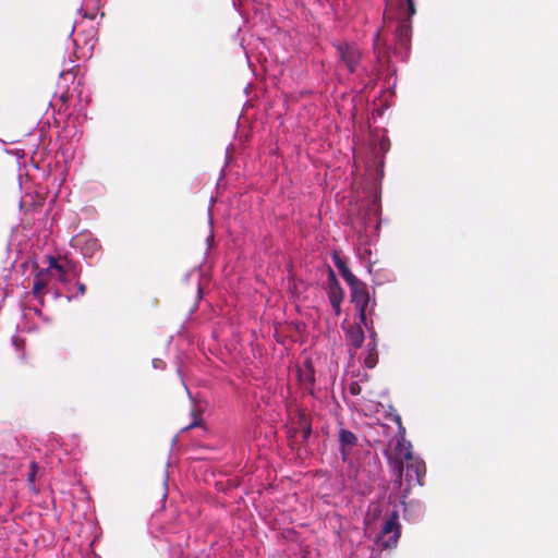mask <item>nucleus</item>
Returning a JSON list of instances; mask_svg holds the SVG:
<instances>
[{
  "label": "nucleus",
  "mask_w": 558,
  "mask_h": 558,
  "mask_svg": "<svg viewBox=\"0 0 558 558\" xmlns=\"http://www.w3.org/2000/svg\"><path fill=\"white\" fill-rule=\"evenodd\" d=\"M177 373H178L179 377L181 378V383H182V385H183V387H184V389H185V391H186V393H187L189 398H190V399H192L191 390H190V388L187 387V385H186V383H185V380H184V377H183V374H182L181 367H178Z\"/></svg>",
  "instance_id": "29"
},
{
  "label": "nucleus",
  "mask_w": 558,
  "mask_h": 558,
  "mask_svg": "<svg viewBox=\"0 0 558 558\" xmlns=\"http://www.w3.org/2000/svg\"><path fill=\"white\" fill-rule=\"evenodd\" d=\"M232 4H233L234 8H236V0H233Z\"/></svg>",
  "instance_id": "38"
},
{
  "label": "nucleus",
  "mask_w": 558,
  "mask_h": 558,
  "mask_svg": "<svg viewBox=\"0 0 558 558\" xmlns=\"http://www.w3.org/2000/svg\"><path fill=\"white\" fill-rule=\"evenodd\" d=\"M375 304H376V302H375V300H374V301H373V304H372V306H371V308H369V313H372V312L374 311V306H375Z\"/></svg>",
  "instance_id": "37"
},
{
  "label": "nucleus",
  "mask_w": 558,
  "mask_h": 558,
  "mask_svg": "<svg viewBox=\"0 0 558 558\" xmlns=\"http://www.w3.org/2000/svg\"><path fill=\"white\" fill-rule=\"evenodd\" d=\"M73 276H74V278H76V277H77V272H76V270H73Z\"/></svg>",
  "instance_id": "39"
},
{
  "label": "nucleus",
  "mask_w": 558,
  "mask_h": 558,
  "mask_svg": "<svg viewBox=\"0 0 558 558\" xmlns=\"http://www.w3.org/2000/svg\"><path fill=\"white\" fill-rule=\"evenodd\" d=\"M397 424H398V434H401V433H404L405 429L404 427L402 426V423H401V417L399 414H396L395 415V420H393Z\"/></svg>",
  "instance_id": "33"
},
{
  "label": "nucleus",
  "mask_w": 558,
  "mask_h": 558,
  "mask_svg": "<svg viewBox=\"0 0 558 558\" xmlns=\"http://www.w3.org/2000/svg\"><path fill=\"white\" fill-rule=\"evenodd\" d=\"M401 535V525L399 523V513L393 510L381 527L379 535L376 537V545L381 549H392L398 545Z\"/></svg>",
  "instance_id": "6"
},
{
  "label": "nucleus",
  "mask_w": 558,
  "mask_h": 558,
  "mask_svg": "<svg viewBox=\"0 0 558 558\" xmlns=\"http://www.w3.org/2000/svg\"><path fill=\"white\" fill-rule=\"evenodd\" d=\"M48 258L49 266L47 267V270H56L58 272V279L64 284V288L68 292L65 299L71 302L83 296L86 292V286L78 280L73 282L71 279H69L66 277L64 267L60 265L53 256L49 255Z\"/></svg>",
  "instance_id": "7"
},
{
  "label": "nucleus",
  "mask_w": 558,
  "mask_h": 558,
  "mask_svg": "<svg viewBox=\"0 0 558 558\" xmlns=\"http://www.w3.org/2000/svg\"><path fill=\"white\" fill-rule=\"evenodd\" d=\"M53 270L48 271L47 269L38 270L33 282V294L35 298L41 296V291L48 286L47 277L51 275Z\"/></svg>",
  "instance_id": "18"
},
{
  "label": "nucleus",
  "mask_w": 558,
  "mask_h": 558,
  "mask_svg": "<svg viewBox=\"0 0 558 558\" xmlns=\"http://www.w3.org/2000/svg\"><path fill=\"white\" fill-rule=\"evenodd\" d=\"M374 49H378L380 44V32L377 31L373 36Z\"/></svg>",
  "instance_id": "35"
},
{
  "label": "nucleus",
  "mask_w": 558,
  "mask_h": 558,
  "mask_svg": "<svg viewBox=\"0 0 558 558\" xmlns=\"http://www.w3.org/2000/svg\"><path fill=\"white\" fill-rule=\"evenodd\" d=\"M369 341L366 344L365 352L363 353V362L365 367L372 369L378 363V352H377V333L376 331H372L368 335Z\"/></svg>",
  "instance_id": "12"
},
{
  "label": "nucleus",
  "mask_w": 558,
  "mask_h": 558,
  "mask_svg": "<svg viewBox=\"0 0 558 558\" xmlns=\"http://www.w3.org/2000/svg\"><path fill=\"white\" fill-rule=\"evenodd\" d=\"M392 471L397 476V482L399 486L403 485V481L405 487L403 488L402 497L405 499L410 494L413 486H423L424 485V476L426 474V464L425 461L420 457L407 460H395L392 463Z\"/></svg>",
  "instance_id": "4"
},
{
  "label": "nucleus",
  "mask_w": 558,
  "mask_h": 558,
  "mask_svg": "<svg viewBox=\"0 0 558 558\" xmlns=\"http://www.w3.org/2000/svg\"><path fill=\"white\" fill-rule=\"evenodd\" d=\"M169 465H170V458L167 461V468L165 470V475H163V486H165L163 498H166L167 494H168L167 492H168V481H169V471H168Z\"/></svg>",
  "instance_id": "27"
},
{
  "label": "nucleus",
  "mask_w": 558,
  "mask_h": 558,
  "mask_svg": "<svg viewBox=\"0 0 558 558\" xmlns=\"http://www.w3.org/2000/svg\"><path fill=\"white\" fill-rule=\"evenodd\" d=\"M61 463V458L59 456L50 457L47 461V464L53 469L57 468Z\"/></svg>",
  "instance_id": "30"
},
{
  "label": "nucleus",
  "mask_w": 558,
  "mask_h": 558,
  "mask_svg": "<svg viewBox=\"0 0 558 558\" xmlns=\"http://www.w3.org/2000/svg\"><path fill=\"white\" fill-rule=\"evenodd\" d=\"M76 242L81 247L83 258L90 265V260L101 250V244L99 240L95 238L92 233L84 232L76 239Z\"/></svg>",
  "instance_id": "8"
},
{
  "label": "nucleus",
  "mask_w": 558,
  "mask_h": 558,
  "mask_svg": "<svg viewBox=\"0 0 558 558\" xmlns=\"http://www.w3.org/2000/svg\"><path fill=\"white\" fill-rule=\"evenodd\" d=\"M12 344L16 348V350H20L24 345V339H22L19 336H13L11 338Z\"/></svg>",
  "instance_id": "31"
},
{
  "label": "nucleus",
  "mask_w": 558,
  "mask_h": 558,
  "mask_svg": "<svg viewBox=\"0 0 558 558\" xmlns=\"http://www.w3.org/2000/svg\"><path fill=\"white\" fill-rule=\"evenodd\" d=\"M202 298H203V289H202V286H201V281H198L197 282L196 301H195V303L193 304V306L189 311L187 319H191L193 314L197 311L198 302L202 300Z\"/></svg>",
  "instance_id": "22"
},
{
  "label": "nucleus",
  "mask_w": 558,
  "mask_h": 558,
  "mask_svg": "<svg viewBox=\"0 0 558 558\" xmlns=\"http://www.w3.org/2000/svg\"><path fill=\"white\" fill-rule=\"evenodd\" d=\"M207 216H208V225H209V234L206 238V245H207V252H208L214 246V243H215L214 217H213V209L210 206L207 209Z\"/></svg>",
  "instance_id": "21"
},
{
  "label": "nucleus",
  "mask_w": 558,
  "mask_h": 558,
  "mask_svg": "<svg viewBox=\"0 0 558 558\" xmlns=\"http://www.w3.org/2000/svg\"><path fill=\"white\" fill-rule=\"evenodd\" d=\"M74 33V27L72 28L69 39H72V35ZM76 49H77V43L76 40H71L69 45L66 46V53H68V63L71 66H66V60H64L63 65L64 69L60 72V76L64 75L65 73L72 74V71L74 70L75 60L80 59V57H76Z\"/></svg>",
  "instance_id": "17"
},
{
  "label": "nucleus",
  "mask_w": 558,
  "mask_h": 558,
  "mask_svg": "<svg viewBox=\"0 0 558 558\" xmlns=\"http://www.w3.org/2000/svg\"><path fill=\"white\" fill-rule=\"evenodd\" d=\"M99 1L100 0H83V3L80 8V12H84V17L94 20L99 10Z\"/></svg>",
  "instance_id": "20"
},
{
  "label": "nucleus",
  "mask_w": 558,
  "mask_h": 558,
  "mask_svg": "<svg viewBox=\"0 0 558 558\" xmlns=\"http://www.w3.org/2000/svg\"><path fill=\"white\" fill-rule=\"evenodd\" d=\"M390 148V141L388 137H381L379 141V149L381 150L383 155L380 157H377L376 162V177L374 178V183L372 187V192L369 195V204L367 206V209L365 211V215L363 217V223L366 227L367 221L372 216L376 218V223L374 226V235L376 238L379 236V231L381 227V202H380V181L384 177V155L389 150Z\"/></svg>",
  "instance_id": "3"
},
{
  "label": "nucleus",
  "mask_w": 558,
  "mask_h": 558,
  "mask_svg": "<svg viewBox=\"0 0 558 558\" xmlns=\"http://www.w3.org/2000/svg\"><path fill=\"white\" fill-rule=\"evenodd\" d=\"M342 302H343V300L329 301L336 317L340 316V314H341Z\"/></svg>",
  "instance_id": "26"
},
{
  "label": "nucleus",
  "mask_w": 558,
  "mask_h": 558,
  "mask_svg": "<svg viewBox=\"0 0 558 558\" xmlns=\"http://www.w3.org/2000/svg\"><path fill=\"white\" fill-rule=\"evenodd\" d=\"M25 445L26 440L10 433L0 434V498L15 494L20 476H26L29 485L35 482L39 468L34 460L27 459Z\"/></svg>",
  "instance_id": "1"
},
{
  "label": "nucleus",
  "mask_w": 558,
  "mask_h": 558,
  "mask_svg": "<svg viewBox=\"0 0 558 558\" xmlns=\"http://www.w3.org/2000/svg\"><path fill=\"white\" fill-rule=\"evenodd\" d=\"M369 304H354V307L357 313V320H365V316H367V307Z\"/></svg>",
  "instance_id": "24"
},
{
  "label": "nucleus",
  "mask_w": 558,
  "mask_h": 558,
  "mask_svg": "<svg viewBox=\"0 0 558 558\" xmlns=\"http://www.w3.org/2000/svg\"><path fill=\"white\" fill-rule=\"evenodd\" d=\"M325 289L327 291L328 301L343 300L344 291L337 278L336 272L331 267L327 269V277L325 281Z\"/></svg>",
  "instance_id": "11"
},
{
  "label": "nucleus",
  "mask_w": 558,
  "mask_h": 558,
  "mask_svg": "<svg viewBox=\"0 0 558 558\" xmlns=\"http://www.w3.org/2000/svg\"><path fill=\"white\" fill-rule=\"evenodd\" d=\"M349 392L352 395V396H357L361 393V386L357 381H352L350 385H349Z\"/></svg>",
  "instance_id": "28"
},
{
  "label": "nucleus",
  "mask_w": 558,
  "mask_h": 558,
  "mask_svg": "<svg viewBox=\"0 0 558 558\" xmlns=\"http://www.w3.org/2000/svg\"><path fill=\"white\" fill-rule=\"evenodd\" d=\"M336 49L338 62L342 64L350 74H355L361 70L363 53L354 41H332Z\"/></svg>",
  "instance_id": "5"
},
{
  "label": "nucleus",
  "mask_w": 558,
  "mask_h": 558,
  "mask_svg": "<svg viewBox=\"0 0 558 558\" xmlns=\"http://www.w3.org/2000/svg\"><path fill=\"white\" fill-rule=\"evenodd\" d=\"M345 340L354 350L361 349L365 340L364 330L360 326H351L345 329Z\"/></svg>",
  "instance_id": "16"
},
{
  "label": "nucleus",
  "mask_w": 558,
  "mask_h": 558,
  "mask_svg": "<svg viewBox=\"0 0 558 558\" xmlns=\"http://www.w3.org/2000/svg\"><path fill=\"white\" fill-rule=\"evenodd\" d=\"M331 259H332V263L335 264V266L337 267V269L339 270L341 277L348 283V286L356 284V281H359L360 279H357L352 274V271L350 270V268L347 265L345 259L342 258V256L338 252L335 251L332 253Z\"/></svg>",
  "instance_id": "15"
},
{
  "label": "nucleus",
  "mask_w": 558,
  "mask_h": 558,
  "mask_svg": "<svg viewBox=\"0 0 558 558\" xmlns=\"http://www.w3.org/2000/svg\"><path fill=\"white\" fill-rule=\"evenodd\" d=\"M403 518L410 523L420 522L425 514V505L418 499H410L409 501L402 500Z\"/></svg>",
  "instance_id": "10"
},
{
  "label": "nucleus",
  "mask_w": 558,
  "mask_h": 558,
  "mask_svg": "<svg viewBox=\"0 0 558 558\" xmlns=\"http://www.w3.org/2000/svg\"><path fill=\"white\" fill-rule=\"evenodd\" d=\"M359 438L357 436L351 432L350 429L340 427L338 430V444L340 458L342 462H348L350 460V454L352 449L357 445Z\"/></svg>",
  "instance_id": "9"
},
{
  "label": "nucleus",
  "mask_w": 558,
  "mask_h": 558,
  "mask_svg": "<svg viewBox=\"0 0 558 558\" xmlns=\"http://www.w3.org/2000/svg\"><path fill=\"white\" fill-rule=\"evenodd\" d=\"M151 364L155 369H165L166 368V363L161 359H153Z\"/></svg>",
  "instance_id": "32"
},
{
  "label": "nucleus",
  "mask_w": 558,
  "mask_h": 558,
  "mask_svg": "<svg viewBox=\"0 0 558 558\" xmlns=\"http://www.w3.org/2000/svg\"><path fill=\"white\" fill-rule=\"evenodd\" d=\"M192 414H193V421L187 426L183 427L181 429V432H186V430H190V429H192L194 427L203 426V424H204L203 418L198 417L194 412Z\"/></svg>",
  "instance_id": "23"
},
{
  "label": "nucleus",
  "mask_w": 558,
  "mask_h": 558,
  "mask_svg": "<svg viewBox=\"0 0 558 558\" xmlns=\"http://www.w3.org/2000/svg\"><path fill=\"white\" fill-rule=\"evenodd\" d=\"M175 441H177V436L173 437L172 444H174Z\"/></svg>",
  "instance_id": "40"
},
{
  "label": "nucleus",
  "mask_w": 558,
  "mask_h": 558,
  "mask_svg": "<svg viewBox=\"0 0 558 558\" xmlns=\"http://www.w3.org/2000/svg\"><path fill=\"white\" fill-rule=\"evenodd\" d=\"M295 432H301L302 441L304 444L308 442V440L312 436V433H313L312 418L308 414H306L302 410L298 411V414H296Z\"/></svg>",
  "instance_id": "13"
},
{
  "label": "nucleus",
  "mask_w": 558,
  "mask_h": 558,
  "mask_svg": "<svg viewBox=\"0 0 558 558\" xmlns=\"http://www.w3.org/2000/svg\"><path fill=\"white\" fill-rule=\"evenodd\" d=\"M355 326H360L362 329L363 327L368 331V333L371 335L372 331H375L374 329V323L372 319H368L367 316H365V320H357V323L355 324Z\"/></svg>",
  "instance_id": "25"
},
{
  "label": "nucleus",
  "mask_w": 558,
  "mask_h": 558,
  "mask_svg": "<svg viewBox=\"0 0 558 558\" xmlns=\"http://www.w3.org/2000/svg\"><path fill=\"white\" fill-rule=\"evenodd\" d=\"M396 451L398 454L402 456L401 460L403 461L416 458V456L413 454L411 441L407 440L404 437L397 441Z\"/></svg>",
  "instance_id": "19"
},
{
  "label": "nucleus",
  "mask_w": 558,
  "mask_h": 558,
  "mask_svg": "<svg viewBox=\"0 0 558 558\" xmlns=\"http://www.w3.org/2000/svg\"><path fill=\"white\" fill-rule=\"evenodd\" d=\"M387 11L384 19L388 14L389 19L397 21L395 31L396 48L393 53L403 50L408 57L412 39V17L416 13L415 0H385Z\"/></svg>",
  "instance_id": "2"
},
{
  "label": "nucleus",
  "mask_w": 558,
  "mask_h": 558,
  "mask_svg": "<svg viewBox=\"0 0 558 558\" xmlns=\"http://www.w3.org/2000/svg\"><path fill=\"white\" fill-rule=\"evenodd\" d=\"M350 287V296H351V303L354 304H369L371 303V295L368 292V288L366 283L359 280L356 281V284L349 286Z\"/></svg>",
  "instance_id": "14"
},
{
  "label": "nucleus",
  "mask_w": 558,
  "mask_h": 558,
  "mask_svg": "<svg viewBox=\"0 0 558 558\" xmlns=\"http://www.w3.org/2000/svg\"><path fill=\"white\" fill-rule=\"evenodd\" d=\"M306 379L310 384H314V381H315L314 373L312 372L310 375H307Z\"/></svg>",
  "instance_id": "36"
},
{
  "label": "nucleus",
  "mask_w": 558,
  "mask_h": 558,
  "mask_svg": "<svg viewBox=\"0 0 558 558\" xmlns=\"http://www.w3.org/2000/svg\"><path fill=\"white\" fill-rule=\"evenodd\" d=\"M229 161H230L229 147H227L225 165H223V168H222L220 177H219L220 180L225 177V168L228 167Z\"/></svg>",
  "instance_id": "34"
}]
</instances>
